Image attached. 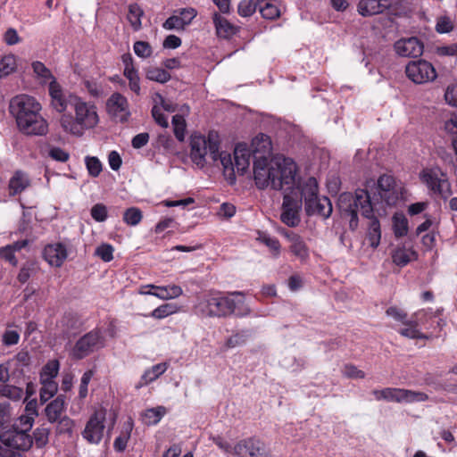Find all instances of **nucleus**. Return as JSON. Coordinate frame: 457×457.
<instances>
[{
  "label": "nucleus",
  "mask_w": 457,
  "mask_h": 457,
  "mask_svg": "<svg viewBox=\"0 0 457 457\" xmlns=\"http://www.w3.org/2000/svg\"><path fill=\"white\" fill-rule=\"evenodd\" d=\"M234 453L238 457H269L264 443L257 438L239 441L234 447Z\"/></svg>",
  "instance_id": "15"
},
{
  "label": "nucleus",
  "mask_w": 457,
  "mask_h": 457,
  "mask_svg": "<svg viewBox=\"0 0 457 457\" xmlns=\"http://www.w3.org/2000/svg\"><path fill=\"white\" fill-rule=\"evenodd\" d=\"M289 250L301 261H305L309 258V248L300 235H291Z\"/></svg>",
  "instance_id": "26"
},
{
  "label": "nucleus",
  "mask_w": 457,
  "mask_h": 457,
  "mask_svg": "<svg viewBox=\"0 0 457 457\" xmlns=\"http://www.w3.org/2000/svg\"><path fill=\"white\" fill-rule=\"evenodd\" d=\"M297 187L301 191V197L303 199L304 204H306L309 200L312 202L314 198L319 196L318 182L313 177L308 178L303 184L298 182Z\"/></svg>",
  "instance_id": "25"
},
{
  "label": "nucleus",
  "mask_w": 457,
  "mask_h": 457,
  "mask_svg": "<svg viewBox=\"0 0 457 457\" xmlns=\"http://www.w3.org/2000/svg\"><path fill=\"white\" fill-rule=\"evenodd\" d=\"M162 27L165 29H184L185 26L183 24V21H181L179 16L172 15L169 17L164 23L162 24Z\"/></svg>",
  "instance_id": "59"
},
{
  "label": "nucleus",
  "mask_w": 457,
  "mask_h": 457,
  "mask_svg": "<svg viewBox=\"0 0 457 457\" xmlns=\"http://www.w3.org/2000/svg\"><path fill=\"white\" fill-rule=\"evenodd\" d=\"M423 49V43L415 37L400 39L395 44V52L403 57H419Z\"/></svg>",
  "instance_id": "17"
},
{
  "label": "nucleus",
  "mask_w": 457,
  "mask_h": 457,
  "mask_svg": "<svg viewBox=\"0 0 457 457\" xmlns=\"http://www.w3.org/2000/svg\"><path fill=\"white\" fill-rule=\"evenodd\" d=\"M304 211L308 216L319 215L323 219L330 217L333 208L331 201L327 196L316 197L304 204Z\"/></svg>",
  "instance_id": "18"
},
{
  "label": "nucleus",
  "mask_w": 457,
  "mask_h": 457,
  "mask_svg": "<svg viewBox=\"0 0 457 457\" xmlns=\"http://www.w3.org/2000/svg\"><path fill=\"white\" fill-rule=\"evenodd\" d=\"M42 387L40 389L39 396L42 403L47 402L52 398L58 390V385L55 381H40Z\"/></svg>",
  "instance_id": "40"
},
{
  "label": "nucleus",
  "mask_w": 457,
  "mask_h": 457,
  "mask_svg": "<svg viewBox=\"0 0 457 457\" xmlns=\"http://www.w3.org/2000/svg\"><path fill=\"white\" fill-rule=\"evenodd\" d=\"M178 307L173 303H164L155 308L150 314L154 319H163L170 314L175 313Z\"/></svg>",
  "instance_id": "47"
},
{
  "label": "nucleus",
  "mask_w": 457,
  "mask_h": 457,
  "mask_svg": "<svg viewBox=\"0 0 457 457\" xmlns=\"http://www.w3.org/2000/svg\"><path fill=\"white\" fill-rule=\"evenodd\" d=\"M271 148L270 138L265 134L260 133L252 140L253 179L257 188L263 190L270 187L277 191L292 188L296 184V163L286 157L269 160Z\"/></svg>",
  "instance_id": "1"
},
{
  "label": "nucleus",
  "mask_w": 457,
  "mask_h": 457,
  "mask_svg": "<svg viewBox=\"0 0 457 457\" xmlns=\"http://www.w3.org/2000/svg\"><path fill=\"white\" fill-rule=\"evenodd\" d=\"M106 109L112 117L122 123L126 122L130 116L127 98L117 92L113 93L108 98L106 102Z\"/></svg>",
  "instance_id": "16"
},
{
  "label": "nucleus",
  "mask_w": 457,
  "mask_h": 457,
  "mask_svg": "<svg viewBox=\"0 0 457 457\" xmlns=\"http://www.w3.org/2000/svg\"><path fill=\"white\" fill-rule=\"evenodd\" d=\"M302 208V199H294L289 195L286 194L283 197L281 206V221L288 227H297L301 221L299 212Z\"/></svg>",
  "instance_id": "14"
},
{
  "label": "nucleus",
  "mask_w": 457,
  "mask_h": 457,
  "mask_svg": "<svg viewBox=\"0 0 457 457\" xmlns=\"http://www.w3.org/2000/svg\"><path fill=\"white\" fill-rule=\"evenodd\" d=\"M166 370V363H158L156 365H154L150 370H147L144 372V374L141 377L139 384L137 386V388H139L143 386L147 385L149 382L155 380L162 374H163Z\"/></svg>",
  "instance_id": "28"
},
{
  "label": "nucleus",
  "mask_w": 457,
  "mask_h": 457,
  "mask_svg": "<svg viewBox=\"0 0 457 457\" xmlns=\"http://www.w3.org/2000/svg\"><path fill=\"white\" fill-rule=\"evenodd\" d=\"M94 375L93 370H87L80 379L79 395L80 398H85L87 395V386Z\"/></svg>",
  "instance_id": "58"
},
{
  "label": "nucleus",
  "mask_w": 457,
  "mask_h": 457,
  "mask_svg": "<svg viewBox=\"0 0 457 457\" xmlns=\"http://www.w3.org/2000/svg\"><path fill=\"white\" fill-rule=\"evenodd\" d=\"M85 162L88 174L93 178L98 177L102 171V163L100 160L95 156H87Z\"/></svg>",
  "instance_id": "49"
},
{
  "label": "nucleus",
  "mask_w": 457,
  "mask_h": 457,
  "mask_svg": "<svg viewBox=\"0 0 457 457\" xmlns=\"http://www.w3.org/2000/svg\"><path fill=\"white\" fill-rule=\"evenodd\" d=\"M91 217L97 222L107 219V207L104 204H96L90 210Z\"/></svg>",
  "instance_id": "53"
},
{
  "label": "nucleus",
  "mask_w": 457,
  "mask_h": 457,
  "mask_svg": "<svg viewBox=\"0 0 457 457\" xmlns=\"http://www.w3.org/2000/svg\"><path fill=\"white\" fill-rule=\"evenodd\" d=\"M145 77L147 79L164 84L170 79V74L158 67H148L145 69Z\"/></svg>",
  "instance_id": "32"
},
{
  "label": "nucleus",
  "mask_w": 457,
  "mask_h": 457,
  "mask_svg": "<svg viewBox=\"0 0 457 457\" xmlns=\"http://www.w3.org/2000/svg\"><path fill=\"white\" fill-rule=\"evenodd\" d=\"M14 250L8 245L0 248V258L11 263L12 266L18 264Z\"/></svg>",
  "instance_id": "60"
},
{
  "label": "nucleus",
  "mask_w": 457,
  "mask_h": 457,
  "mask_svg": "<svg viewBox=\"0 0 457 457\" xmlns=\"http://www.w3.org/2000/svg\"><path fill=\"white\" fill-rule=\"evenodd\" d=\"M34 423V417L30 415H21L18 419V422L12 424V426H17L18 430L24 431V433L29 434L30 429L32 428Z\"/></svg>",
  "instance_id": "54"
},
{
  "label": "nucleus",
  "mask_w": 457,
  "mask_h": 457,
  "mask_svg": "<svg viewBox=\"0 0 457 457\" xmlns=\"http://www.w3.org/2000/svg\"><path fill=\"white\" fill-rule=\"evenodd\" d=\"M37 270L38 268L35 262H27L21 266L17 276V279L21 284H24L29 279L30 277L37 273Z\"/></svg>",
  "instance_id": "44"
},
{
  "label": "nucleus",
  "mask_w": 457,
  "mask_h": 457,
  "mask_svg": "<svg viewBox=\"0 0 457 457\" xmlns=\"http://www.w3.org/2000/svg\"><path fill=\"white\" fill-rule=\"evenodd\" d=\"M407 77L416 84L433 81L436 78L434 66L422 59L410 62L405 68Z\"/></svg>",
  "instance_id": "11"
},
{
  "label": "nucleus",
  "mask_w": 457,
  "mask_h": 457,
  "mask_svg": "<svg viewBox=\"0 0 457 457\" xmlns=\"http://www.w3.org/2000/svg\"><path fill=\"white\" fill-rule=\"evenodd\" d=\"M104 346V337L101 329L95 328L82 336L74 345L71 355L76 360H81L90 353Z\"/></svg>",
  "instance_id": "8"
},
{
  "label": "nucleus",
  "mask_w": 457,
  "mask_h": 457,
  "mask_svg": "<svg viewBox=\"0 0 457 457\" xmlns=\"http://www.w3.org/2000/svg\"><path fill=\"white\" fill-rule=\"evenodd\" d=\"M446 103L457 107V85H449L445 93Z\"/></svg>",
  "instance_id": "64"
},
{
  "label": "nucleus",
  "mask_w": 457,
  "mask_h": 457,
  "mask_svg": "<svg viewBox=\"0 0 457 457\" xmlns=\"http://www.w3.org/2000/svg\"><path fill=\"white\" fill-rule=\"evenodd\" d=\"M133 429V421L131 419L124 425V430L117 436L113 443V448L118 453H122L127 447L128 441Z\"/></svg>",
  "instance_id": "29"
},
{
  "label": "nucleus",
  "mask_w": 457,
  "mask_h": 457,
  "mask_svg": "<svg viewBox=\"0 0 457 457\" xmlns=\"http://www.w3.org/2000/svg\"><path fill=\"white\" fill-rule=\"evenodd\" d=\"M61 126L66 131L70 132L76 136L82 135V128L79 127L80 124L77 122V120H73V117L70 114H63L61 118Z\"/></svg>",
  "instance_id": "38"
},
{
  "label": "nucleus",
  "mask_w": 457,
  "mask_h": 457,
  "mask_svg": "<svg viewBox=\"0 0 457 457\" xmlns=\"http://www.w3.org/2000/svg\"><path fill=\"white\" fill-rule=\"evenodd\" d=\"M212 20L219 37H228L236 34L237 27L218 12L213 13Z\"/></svg>",
  "instance_id": "24"
},
{
  "label": "nucleus",
  "mask_w": 457,
  "mask_h": 457,
  "mask_svg": "<svg viewBox=\"0 0 457 457\" xmlns=\"http://www.w3.org/2000/svg\"><path fill=\"white\" fill-rule=\"evenodd\" d=\"M378 194H374L370 198L374 197L376 204L384 202L388 206L396 205V204L404 198L406 193L403 186L397 182L395 179L387 174L381 175L377 181Z\"/></svg>",
  "instance_id": "6"
},
{
  "label": "nucleus",
  "mask_w": 457,
  "mask_h": 457,
  "mask_svg": "<svg viewBox=\"0 0 457 457\" xmlns=\"http://www.w3.org/2000/svg\"><path fill=\"white\" fill-rule=\"evenodd\" d=\"M391 7L389 0H360L357 10L360 15L370 17L383 13Z\"/></svg>",
  "instance_id": "19"
},
{
  "label": "nucleus",
  "mask_w": 457,
  "mask_h": 457,
  "mask_svg": "<svg viewBox=\"0 0 457 457\" xmlns=\"http://www.w3.org/2000/svg\"><path fill=\"white\" fill-rule=\"evenodd\" d=\"M235 296L243 298V292L235 291L232 293H217L205 300V314L209 317L224 318L235 312L238 304L243 303V299L236 300Z\"/></svg>",
  "instance_id": "4"
},
{
  "label": "nucleus",
  "mask_w": 457,
  "mask_h": 457,
  "mask_svg": "<svg viewBox=\"0 0 457 457\" xmlns=\"http://www.w3.org/2000/svg\"><path fill=\"white\" fill-rule=\"evenodd\" d=\"M55 433L57 435H67L71 437L74 428V420L70 417L64 415L60 418L56 422Z\"/></svg>",
  "instance_id": "37"
},
{
  "label": "nucleus",
  "mask_w": 457,
  "mask_h": 457,
  "mask_svg": "<svg viewBox=\"0 0 457 457\" xmlns=\"http://www.w3.org/2000/svg\"><path fill=\"white\" fill-rule=\"evenodd\" d=\"M2 394L9 399L19 400L21 399L23 391L20 387L6 385L4 386Z\"/></svg>",
  "instance_id": "61"
},
{
  "label": "nucleus",
  "mask_w": 457,
  "mask_h": 457,
  "mask_svg": "<svg viewBox=\"0 0 457 457\" xmlns=\"http://www.w3.org/2000/svg\"><path fill=\"white\" fill-rule=\"evenodd\" d=\"M135 54L141 58H147L152 54V47L145 41H137L133 46Z\"/></svg>",
  "instance_id": "55"
},
{
  "label": "nucleus",
  "mask_w": 457,
  "mask_h": 457,
  "mask_svg": "<svg viewBox=\"0 0 457 457\" xmlns=\"http://www.w3.org/2000/svg\"><path fill=\"white\" fill-rule=\"evenodd\" d=\"M30 185V181L25 172L16 170L9 181L10 195L14 196Z\"/></svg>",
  "instance_id": "23"
},
{
  "label": "nucleus",
  "mask_w": 457,
  "mask_h": 457,
  "mask_svg": "<svg viewBox=\"0 0 457 457\" xmlns=\"http://www.w3.org/2000/svg\"><path fill=\"white\" fill-rule=\"evenodd\" d=\"M172 125L176 138L182 142L185 138L186 120L183 115L176 114L172 117Z\"/></svg>",
  "instance_id": "45"
},
{
  "label": "nucleus",
  "mask_w": 457,
  "mask_h": 457,
  "mask_svg": "<svg viewBox=\"0 0 457 457\" xmlns=\"http://www.w3.org/2000/svg\"><path fill=\"white\" fill-rule=\"evenodd\" d=\"M166 410L163 406L148 409L143 416L144 422L148 426L155 425L161 420Z\"/></svg>",
  "instance_id": "39"
},
{
  "label": "nucleus",
  "mask_w": 457,
  "mask_h": 457,
  "mask_svg": "<svg viewBox=\"0 0 457 457\" xmlns=\"http://www.w3.org/2000/svg\"><path fill=\"white\" fill-rule=\"evenodd\" d=\"M420 178L430 190L443 199L446 200L452 195L451 184L440 168L423 170Z\"/></svg>",
  "instance_id": "10"
},
{
  "label": "nucleus",
  "mask_w": 457,
  "mask_h": 457,
  "mask_svg": "<svg viewBox=\"0 0 457 457\" xmlns=\"http://www.w3.org/2000/svg\"><path fill=\"white\" fill-rule=\"evenodd\" d=\"M144 12L137 4L129 5L128 20L135 30L141 29V17Z\"/></svg>",
  "instance_id": "36"
},
{
  "label": "nucleus",
  "mask_w": 457,
  "mask_h": 457,
  "mask_svg": "<svg viewBox=\"0 0 457 457\" xmlns=\"http://www.w3.org/2000/svg\"><path fill=\"white\" fill-rule=\"evenodd\" d=\"M105 415L106 412L104 410H99L90 416L82 432L83 437L88 443L97 445L102 440L105 428Z\"/></svg>",
  "instance_id": "12"
},
{
  "label": "nucleus",
  "mask_w": 457,
  "mask_h": 457,
  "mask_svg": "<svg viewBox=\"0 0 457 457\" xmlns=\"http://www.w3.org/2000/svg\"><path fill=\"white\" fill-rule=\"evenodd\" d=\"M32 69L34 73L44 79H53L52 73L49 69L46 67V65L38 61L32 62Z\"/></svg>",
  "instance_id": "56"
},
{
  "label": "nucleus",
  "mask_w": 457,
  "mask_h": 457,
  "mask_svg": "<svg viewBox=\"0 0 457 457\" xmlns=\"http://www.w3.org/2000/svg\"><path fill=\"white\" fill-rule=\"evenodd\" d=\"M10 113L15 118L18 129L26 136H45L48 123L40 114L41 105L32 96L20 95L12 97Z\"/></svg>",
  "instance_id": "3"
},
{
  "label": "nucleus",
  "mask_w": 457,
  "mask_h": 457,
  "mask_svg": "<svg viewBox=\"0 0 457 457\" xmlns=\"http://www.w3.org/2000/svg\"><path fill=\"white\" fill-rule=\"evenodd\" d=\"M114 248L110 244H102L95 252V254L100 257L104 262H108L113 259Z\"/></svg>",
  "instance_id": "50"
},
{
  "label": "nucleus",
  "mask_w": 457,
  "mask_h": 457,
  "mask_svg": "<svg viewBox=\"0 0 457 457\" xmlns=\"http://www.w3.org/2000/svg\"><path fill=\"white\" fill-rule=\"evenodd\" d=\"M249 157L250 155L247 153H242L239 155L238 146L236 147L234 152L235 173L237 172L239 175H244L245 173L250 164Z\"/></svg>",
  "instance_id": "33"
},
{
  "label": "nucleus",
  "mask_w": 457,
  "mask_h": 457,
  "mask_svg": "<svg viewBox=\"0 0 457 457\" xmlns=\"http://www.w3.org/2000/svg\"><path fill=\"white\" fill-rule=\"evenodd\" d=\"M409 322L412 324H405L408 328H401L399 330V333L405 337L411 338V339H423L427 338V336L421 333L420 330L417 329L418 327V321L415 319H411L409 320Z\"/></svg>",
  "instance_id": "43"
},
{
  "label": "nucleus",
  "mask_w": 457,
  "mask_h": 457,
  "mask_svg": "<svg viewBox=\"0 0 457 457\" xmlns=\"http://www.w3.org/2000/svg\"><path fill=\"white\" fill-rule=\"evenodd\" d=\"M151 112L154 121L158 125L165 129L169 127L167 117L161 112V109L159 108L158 105H154Z\"/></svg>",
  "instance_id": "63"
},
{
  "label": "nucleus",
  "mask_w": 457,
  "mask_h": 457,
  "mask_svg": "<svg viewBox=\"0 0 457 457\" xmlns=\"http://www.w3.org/2000/svg\"><path fill=\"white\" fill-rule=\"evenodd\" d=\"M50 432V428L46 424H42L33 431L31 437L37 448H43L48 444Z\"/></svg>",
  "instance_id": "31"
},
{
  "label": "nucleus",
  "mask_w": 457,
  "mask_h": 457,
  "mask_svg": "<svg viewBox=\"0 0 457 457\" xmlns=\"http://www.w3.org/2000/svg\"><path fill=\"white\" fill-rule=\"evenodd\" d=\"M49 156L57 162H65L69 160L70 154L65 150L60 148V147H52L49 150Z\"/></svg>",
  "instance_id": "62"
},
{
  "label": "nucleus",
  "mask_w": 457,
  "mask_h": 457,
  "mask_svg": "<svg viewBox=\"0 0 457 457\" xmlns=\"http://www.w3.org/2000/svg\"><path fill=\"white\" fill-rule=\"evenodd\" d=\"M260 0H241L237 5V13L241 17L252 16L257 9Z\"/></svg>",
  "instance_id": "42"
},
{
  "label": "nucleus",
  "mask_w": 457,
  "mask_h": 457,
  "mask_svg": "<svg viewBox=\"0 0 457 457\" xmlns=\"http://www.w3.org/2000/svg\"><path fill=\"white\" fill-rule=\"evenodd\" d=\"M376 198H370V194L367 189L358 188L354 193H342L337 200V207L342 217L349 218V228L354 231L359 226L358 212L370 220L367 239L372 248L379 245L381 239L380 222L374 216V208L376 206Z\"/></svg>",
  "instance_id": "2"
},
{
  "label": "nucleus",
  "mask_w": 457,
  "mask_h": 457,
  "mask_svg": "<svg viewBox=\"0 0 457 457\" xmlns=\"http://www.w3.org/2000/svg\"><path fill=\"white\" fill-rule=\"evenodd\" d=\"M260 12L262 18L267 20H274L278 18L280 15L279 9L270 3H266L264 6L261 7Z\"/></svg>",
  "instance_id": "52"
},
{
  "label": "nucleus",
  "mask_w": 457,
  "mask_h": 457,
  "mask_svg": "<svg viewBox=\"0 0 457 457\" xmlns=\"http://www.w3.org/2000/svg\"><path fill=\"white\" fill-rule=\"evenodd\" d=\"M386 314L389 317H392L395 320L399 321L403 324H411L409 322L410 320L407 319V313L397 308L396 306H391L386 309Z\"/></svg>",
  "instance_id": "51"
},
{
  "label": "nucleus",
  "mask_w": 457,
  "mask_h": 457,
  "mask_svg": "<svg viewBox=\"0 0 457 457\" xmlns=\"http://www.w3.org/2000/svg\"><path fill=\"white\" fill-rule=\"evenodd\" d=\"M142 212L137 207L128 208L123 214V220L130 226L137 225L142 220Z\"/></svg>",
  "instance_id": "46"
},
{
  "label": "nucleus",
  "mask_w": 457,
  "mask_h": 457,
  "mask_svg": "<svg viewBox=\"0 0 457 457\" xmlns=\"http://www.w3.org/2000/svg\"><path fill=\"white\" fill-rule=\"evenodd\" d=\"M16 60L14 55H6L0 60V79L14 71Z\"/></svg>",
  "instance_id": "48"
},
{
  "label": "nucleus",
  "mask_w": 457,
  "mask_h": 457,
  "mask_svg": "<svg viewBox=\"0 0 457 457\" xmlns=\"http://www.w3.org/2000/svg\"><path fill=\"white\" fill-rule=\"evenodd\" d=\"M190 146V156L195 164L204 166L208 154L213 162L218 161L220 142L216 133L211 131L207 137L202 135L191 136Z\"/></svg>",
  "instance_id": "5"
},
{
  "label": "nucleus",
  "mask_w": 457,
  "mask_h": 457,
  "mask_svg": "<svg viewBox=\"0 0 457 457\" xmlns=\"http://www.w3.org/2000/svg\"><path fill=\"white\" fill-rule=\"evenodd\" d=\"M372 394L378 401L386 400L395 403L425 402L428 399V395L425 393L395 387H386L381 390L376 389L372 391Z\"/></svg>",
  "instance_id": "9"
},
{
  "label": "nucleus",
  "mask_w": 457,
  "mask_h": 457,
  "mask_svg": "<svg viewBox=\"0 0 457 457\" xmlns=\"http://www.w3.org/2000/svg\"><path fill=\"white\" fill-rule=\"evenodd\" d=\"M0 442L6 450L29 451L33 445V440L29 434L20 431L17 426H9L1 423Z\"/></svg>",
  "instance_id": "7"
},
{
  "label": "nucleus",
  "mask_w": 457,
  "mask_h": 457,
  "mask_svg": "<svg viewBox=\"0 0 457 457\" xmlns=\"http://www.w3.org/2000/svg\"><path fill=\"white\" fill-rule=\"evenodd\" d=\"M251 335L252 331L250 329L237 331L227 339L225 345L228 348H235L237 346L244 345Z\"/></svg>",
  "instance_id": "30"
},
{
  "label": "nucleus",
  "mask_w": 457,
  "mask_h": 457,
  "mask_svg": "<svg viewBox=\"0 0 457 457\" xmlns=\"http://www.w3.org/2000/svg\"><path fill=\"white\" fill-rule=\"evenodd\" d=\"M43 257L51 266L60 267L67 258V249L61 243L48 245L43 250Z\"/></svg>",
  "instance_id": "20"
},
{
  "label": "nucleus",
  "mask_w": 457,
  "mask_h": 457,
  "mask_svg": "<svg viewBox=\"0 0 457 457\" xmlns=\"http://www.w3.org/2000/svg\"><path fill=\"white\" fill-rule=\"evenodd\" d=\"M66 406V395H59L55 399L51 401L45 409V413L47 420L54 424L60 418L62 413L64 411Z\"/></svg>",
  "instance_id": "21"
},
{
  "label": "nucleus",
  "mask_w": 457,
  "mask_h": 457,
  "mask_svg": "<svg viewBox=\"0 0 457 457\" xmlns=\"http://www.w3.org/2000/svg\"><path fill=\"white\" fill-rule=\"evenodd\" d=\"M71 105L74 106L76 112V120L81 127L90 129L94 128L98 122V116L94 105L88 106L79 97H71Z\"/></svg>",
  "instance_id": "13"
},
{
  "label": "nucleus",
  "mask_w": 457,
  "mask_h": 457,
  "mask_svg": "<svg viewBox=\"0 0 457 457\" xmlns=\"http://www.w3.org/2000/svg\"><path fill=\"white\" fill-rule=\"evenodd\" d=\"M453 24L449 17L442 16L437 19V22L436 25V30L440 33H449L453 30Z\"/></svg>",
  "instance_id": "57"
},
{
  "label": "nucleus",
  "mask_w": 457,
  "mask_h": 457,
  "mask_svg": "<svg viewBox=\"0 0 457 457\" xmlns=\"http://www.w3.org/2000/svg\"><path fill=\"white\" fill-rule=\"evenodd\" d=\"M60 364L57 360L49 361L44 365L40 371V381H54V378L57 377Z\"/></svg>",
  "instance_id": "34"
},
{
  "label": "nucleus",
  "mask_w": 457,
  "mask_h": 457,
  "mask_svg": "<svg viewBox=\"0 0 457 457\" xmlns=\"http://www.w3.org/2000/svg\"><path fill=\"white\" fill-rule=\"evenodd\" d=\"M393 228L396 237H403L408 233V220L403 214H395L393 216Z\"/></svg>",
  "instance_id": "35"
},
{
  "label": "nucleus",
  "mask_w": 457,
  "mask_h": 457,
  "mask_svg": "<svg viewBox=\"0 0 457 457\" xmlns=\"http://www.w3.org/2000/svg\"><path fill=\"white\" fill-rule=\"evenodd\" d=\"M218 160H220L222 167H223V174L226 179L228 181L230 185L236 183V175H235V168L232 161L231 154L227 152H220L218 154Z\"/></svg>",
  "instance_id": "27"
},
{
  "label": "nucleus",
  "mask_w": 457,
  "mask_h": 457,
  "mask_svg": "<svg viewBox=\"0 0 457 457\" xmlns=\"http://www.w3.org/2000/svg\"><path fill=\"white\" fill-rule=\"evenodd\" d=\"M61 322L63 332L68 336L80 332L84 326V320L80 315L73 312H65Z\"/></svg>",
  "instance_id": "22"
},
{
  "label": "nucleus",
  "mask_w": 457,
  "mask_h": 457,
  "mask_svg": "<svg viewBox=\"0 0 457 457\" xmlns=\"http://www.w3.org/2000/svg\"><path fill=\"white\" fill-rule=\"evenodd\" d=\"M410 254H412L414 256H417V253L415 251H411L410 253L406 251L404 248H397L392 253V259L393 262L399 266V267H404L406 266L410 261L411 257Z\"/></svg>",
  "instance_id": "41"
}]
</instances>
